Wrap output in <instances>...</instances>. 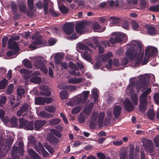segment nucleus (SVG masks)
Masks as SVG:
<instances>
[{
  "instance_id": "cd10ccee",
  "label": "nucleus",
  "mask_w": 159,
  "mask_h": 159,
  "mask_svg": "<svg viewBox=\"0 0 159 159\" xmlns=\"http://www.w3.org/2000/svg\"><path fill=\"white\" fill-rule=\"evenodd\" d=\"M8 84V80L3 78L0 81V89H4Z\"/></svg>"
},
{
  "instance_id": "7ed1b4c3",
  "label": "nucleus",
  "mask_w": 159,
  "mask_h": 159,
  "mask_svg": "<svg viewBox=\"0 0 159 159\" xmlns=\"http://www.w3.org/2000/svg\"><path fill=\"white\" fill-rule=\"evenodd\" d=\"M19 147L13 146L11 150L12 156L18 155L19 153L21 155H23L24 154V144L23 142H20L18 144Z\"/></svg>"
},
{
  "instance_id": "0eeeda50",
  "label": "nucleus",
  "mask_w": 159,
  "mask_h": 159,
  "mask_svg": "<svg viewBox=\"0 0 159 159\" xmlns=\"http://www.w3.org/2000/svg\"><path fill=\"white\" fill-rule=\"evenodd\" d=\"M62 30L66 34L70 35L74 31V25L71 22H66L64 25Z\"/></svg>"
},
{
  "instance_id": "5fc2aeb1",
  "label": "nucleus",
  "mask_w": 159,
  "mask_h": 159,
  "mask_svg": "<svg viewBox=\"0 0 159 159\" xmlns=\"http://www.w3.org/2000/svg\"><path fill=\"white\" fill-rule=\"evenodd\" d=\"M28 142L30 143L34 146L35 145L37 144L35 137L33 136L29 137L28 139Z\"/></svg>"
},
{
  "instance_id": "6ab92c4d",
  "label": "nucleus",
  "mask_w": 159,
  "mask_h": 159,
  "mask_svg": "<svg viewBox=\"0 0 159 159\" xmlns=\"http://www.w3.org/2000/svg\"><path fill=\"white\" fill-rule=\"evenodd\" d=\"M122 110L121 107L120 105H116L114 107L113 112L115 117L118 118L120 115Z\"/></svg>"
},
{
  "instance_id": "4c0bfd02",
  "label": "nucleus",
  "mask_w": 159,
  "mask_h": 159,
  "mask_svg": "<svg viewBox=\"0 0 159 159\" xmlns=\"http://www.w3.org/2000/svg\"><path fill=\"white\" fill-rule=\"evenodd\" d=\"M11 7L12 11L14 14H16L17 11V6L16 3L14 1L11 2Z\"/></svg>"
},
{
  "instance_id": "dca6fc26",
  "label": "nucleus",
  "mask_w": 159,
  "mask_h": 159,
  "mask_svg": "<svg viewBox=\"0 0 159 159\" xmlns=\"http://www.w3.org/2000/svg\"><path fill=\"white\" fill-rule=\"evenodd\" d=\"M46 123L45 120H38L35 121L34 124V127L36 131L40 130V129Z\"/></svg>"
},
{
  "instance_id": "72a5a7b5",
  "label": "nucleus",
  "mask_w": 159,
  "mask_h": 159,
  "mask_svg": "<svg viewBox=\"0 0 159 159\" xmlns=\"http://www.w3.org/2000/svg\"><path fill=\"white\" fill-rule=\"evenodd\" d=\"M19 128H22L25 127L26 124L27 123L28 121L23 118H20L19 120Z\"/></svg>"
},
{
  "instance_id": "774afa93",
  "label": "nucleus",
  "mask_w": 159,
  "mask_h": 159,
  "mask_svg": "<svg viewBox=\"0 0 159 159\" xmlns=\"http://www.w3.org/2000/svg\"><path fill=\"white\" fill-rule=\"evenodd\" d=\"M17 52H18L15 51L13 50V51H9L7 52L6 55L7 56L10 57L16 54Z\"/></svg>"
},
{
  "instance_id": "4468645a",
  "label": "nucleus",
  "mask_w": 159,
  "mask_h": 159,
  "mask_svg": "<svg viewBox=\"0 0 159 159\" xmlns=\"http://www.w3.org/2000/svg\"><path fill=\"white\" fill-rule=\"evenodd\" d=\"M98 116V113L95 112H93L91 115V120L89 122L90 127L94 128Z\"/></svg>"
},
{
  "instance_id": "2f4dec72",
  "label": "nucleus",
  "mask_w": 159,
  "mask_h": 159,
  "mask_svg": "<svg viewBox=\"0 0 159 159\" xmlns=\"http://www.w3.org/2000/svg\"><path fill=\"white\" fill-rule=\"evenodd\" d=\"M131 91L130 92L131 93V98L132 103L134 105L138 104V98L137 95L136 94H131Z\"/></svg>"
},
{
  "instance_id": "49530a36",
  "label": "nucleus",
  "mask_w": 159,
  "mask_h": 159,
  "mask_svg": "<svg viewBox=\"0 0 159 159\" xmlns=\"http://www.w3.org/2000/svg\"><path fill=\"white\" fill-rule=\"evenodd\" d=\"M60 122V120L58 118L53 119L50 120L49 121V124L51 125H57Z\"/></svg>"
},
{
  "instance_id": "4d7b16f0",
  "label": "nucleus",
  "mask_w": 159,
  "mask_h": 159,
  "mask_svg": "<svg viewBox=\"0 0 159 159\" xmlns=\"http://www.w3.org/2000/svg\"><path fill=\"white\" fill-rule=\"evenodd\" d=\"M147 55L145 54V56L144 57V59L143 61L141 62V64L142 65L146 64L148 63V60L150 58Z\"/></svg>"
},
{
  "instance_id": "20e7f679",
  "label": "nucleus",
  "mask_w": 159,
  "mask_h": 159,
  "mask_svg": "<svg viewBox=\"0 0 159 159\" xmlns=\"http://www.w3.org/2000/svg\"><path fill=\"white\" fill-rule=\"evenodd\" d=\"M79 48L80 49L85 50L83 54V58L85 60L88 61H91L92 60L91 56L88 53L87 51H90L89 47L84 43L80 44L79 45Z\"/></svg>"
},
{
  "instance_id": "423d86ee",
  "label": "nucleus",
  "mask_w": 159,
  "mask_h": 159,
  "mask_svg": "<svg viewBox=\"0 0 159 159\" xmlns=\"http://www.w3.org/2000/svg\"><path fill=\"white\" fill-rule=\"evenodd\" d=\"M115 37H111L109 39V41L111 43L114 44L116 43L120 42L123 40V39L125 35L124 33H114Z\"/></svg>"
},
{
  "instance_id": "69168bd1",
  "label": "nucleus",
  "mask_w": 159,
  "mask_h": 159,
  "mask_svg": "<svg viewBox=\"0 0 159 159\" xmlns=\"http://www.w3.org/2000/svg\"><path fill=\"white\" fill-rule=\"evenodd\" d=\"M8 37H4L2 38V46L3 48L6 46V44L8 40Z\"/></svg>"
},
{
  "instance_id": "6e6d98bb",
  "label": "nucleus",
  "mask_w": 159,
  "mask_h": 159,
  "mask_svg": "<svg viewBox=\"0 0 159 159\" xmlns=\"http://www.w3.org/2000/svg\"><path fill=\"white\" fill-rule=\"evenodd\" d=\"M149 10L154 12H159V5H155L154 6L151 7H149Z\"/></svg>"
},
{
  "instance_id": "a19ab883",
  "label": "nucleus",
  "mask_w": 159,
  "mask_h": 159,
  "mask_svg": "<svg viewBox=\"0 0 159 159\" xmlns=\"http://www.w3.org/2000/svg\"><path fill=\"white\" fill-rule=\"evenodd\" d=\"M148 118L151 120H153L155 116V114L154 111L151 109H150L148 113Z\"/></svg>"
},
{
  "instance_id": "8fccbe9b",
  "label": "nucleus",
  "mask_w": 159,
  "mask_h": 159,
  "mask_svg": "<svg viewBox=\"0 0 159 159\" xmlns=\"http://www.w3.org/2000/svg\"><path fill=\"white\" fill-rule=\"evenodd\" d=\"M51 133L53 134L55 136H57L58 138H60L62 136V134L59 131L55 129H52L51 131Z\"/></svg>"
},
{
  "instance_id": "f03ea898",
  "label": "nucleus",
  "mask_w": 159,
  "mask_h": 159,
  "mask_svg": "<svg viewBox=\"0 0 159 159\" xmlns=\"http://www.w3.org/2000/svg\"><path fill=\"white\" fill-rule=\"evenodd\" d=\"M94 43L96 47L98 48V53L99 54L103 53L104 52V48L107 47V45L110 46L109 42L106 40L101 41L100 43L98 39H95L93 40Z\"/></svg>"
},
{
  "instance_id": "1a4fd4ad",
  "label": "nucleus",
  "mask_w": 159,
  "mask_h": 159,
  "mask_svg": "<svg viewBox=\"0 0 159 159\" xmlns=\"http://www.w3.org/2000/svg\"><path fill=\"white\" fill-rule=\"evenodd\" d=\"M35 66L39 68L45 74L48 73V70L46 68L43 61L40 60H37L34 64Z\"/></svg>"
},
{
  "instance_id": "3c124183",
  "label": "nucleus",
  "mask_w": 159,
  "mask_h": 159,
  "mask_svg": "<svg viewBox=\"0 0 159 159\" xmlns=\"http://www.w3.org/2000/svg\"><path fill=\"white\" fill-rule=\"evenodd\" d=\"M44 146L45 148L51 154H52L54 152V149L50 145L48 144L47 143H45L44 144Z\"/></svg>"
},
{
  "instance_id": "e433bc0d",
  "label": "nucleus",
  "mask_w": 159,
  "mask_h": 159,
  "mask_svg": "<svg viewBox=\"0 0 159 159\" xmlns=\"http://www.w3.org/2000/svg\"><path fill=\"white\" fill-rule=\"evenodd\" d=\"M120 157V159H127L128 158L127 152L126 149H123L121 151Z\"/></svg>"
},
{
  "instance_id": "680f3d73",
  "label": "nucleus",
  "mask_w": 159,
  "mask_h": 159,
  "mask_svg": "<svg viewBox=\"0 0 159 159\" xmlns=\"http://www.w3.org/2000/svg\"><path fill=\"white\" fill-rule=\"evenodd\" d=\"M139 80H141V82L143 83V85H146L147 82L145 78V75H140L139 77Z\"/></svg>"
},
{
  "instance_id": "5701e85b",
  "label": "nucleus",
  "mask_w": 159,
  "mask_h": 159,
  "mask_svg": "<svg viewBox=\"0 0 159 159\" xmlns=\"http://www.w3.org/2000/svg\"><path fill=\"white\" fill-rule=\"evenodd\" d=\"M105 117V113L103 112H101L98 114V120L97 123L99 126L102 127L103 125V122Z\"/></svg>"
},
{
  "instance_id": "09e8293b",
  "label": "nucleus",
  "mask_w": 159,
  "mask_h": 159,
  "mask_svg": "<svg viewBox=\"0 0 159 159\" xmlns=\"http://www.w3.org/2000/svg\"><path fill=\"white\" fill-rule=\"evenodd\" d=\"M13 88L14 85L12 84H10L9 85L6 90L7 94L10 95L12 93L13 91Z\"/></svg>"
},
{
  "instance_id": "f257e3e1",
  "label": "nucleus",
  "mask_w": 159,
  "mask_h": 159,
  "mask_svg": "<svg viewBox=\"0 0 159 159\" xmlns=\"http://www.w3.org/2000/svg\"><path fill=\"white\" fill-rule=\"evenodd\" d=\"M143 44L139 42L134 41L130 43V62L134 60L135 62L131 66H137L142 60L143 55Z\"/></svg>"
},
{
  "instance_id": "aec40b11",
  "label": "nucleus",
  "mask_w": 159,
  "mask_h": 159,
  "mask_svg": "<svg viewBox=\"0 0 159 159\" xmlns=\"http://www.w3.org/2000/svg\"><path fill=\"white\" fill-rule=\"evenodd\" d=\"M64 54L62 52L56 53L54 56L55 62L57 64L60 63L61 60L63 59Z\"/></svg>"
},
{
  "instance_id": "052dcab7",
  "label": "nucleus",
  "mask_w": 159,
  "mask_h": 159,
  "mask_svg": "<svg viewBox=\"0 0 159 159\" xmlns=\"http://www.w3.org/2000/svg\"><path fill=\"white\" fill-rule=\"evenodd\" d=\"M40 94L42 95H44L46 96H50L51 95V93L49 90L48 89L45 91H41L40 92Z\"/></svg>"
},
{
  "instance_id": "c03bdc74",
  "label": "nucleus",
  "mask_w": 159,
  "mask_h": 159,
  "mask_svg": "<svg viewBox=\"0 0 159 159\" xmlns=\"http://www.w3.org/2000/svg\"><path fill=\"white\" fill-rule=\"evenodd\" d=\"M23 65L24 67L28 68H31L33 67L31 62L28 60L25 61Z\"/></svg>"
},
{
  "instance_id": "de8ad7c7",
  "label": "nucleus",
  "mask_w": 159,
  "mask_h": 159,
  "mask_svg": "<svg viewBox=\"0 0 159 159\" xmlns=\"http://www.w3.org/2000/svg\"><path fill=\"white\" fill-rule=\"evenodd\" d=\"M59 10L61 12L64 14L67 13L68 11V9L64 5L61 6L59 7Z\"/></svg>"
},
{
  "instance_id": "864d4df0",
  "label": "nucleus",
  "mask_w": 159,
  "mask_h": 159,
  "mask_svg": "<svg viewBox=\"0 0 159 159\" xmlns=\"http://www.w3.org/2000/svg\"><path fill=\"white\" fill-rule=\"evenodd\" d=\"M39 116L45 118H49L50 117V114L44 111H42L40 112Z\"/></svg>"
},
{
  "instance_id": "c756f323",
  "label": "nucleus",
  "mask_w": 159,
  "mask_h": 159,
  "mask_svg": "<svg viewBox=\"0 0 159 159\" xmlns=\"http://www.w3.org/2000/svg\"><path fill=\"white\" fill-rule=\"evenodd\" d=\"M98 90L96 88H93L92 90V95L94 98L93 101L95 102L97 101L98 95L97 93Z\"/></svg>"
},
{
  "instance_id": "2eb2a0df",
  "label": "nucleus",
  "mask_w": 159,
  "mask_h": 159,
  "mask_svg": "<svg viewBox=\"0 0 159 159\" xmlns=\"http://www.w3.org/2000/svg\"><path fill=\"white\" fill-rule=\"evenodd\" d=\"M140 101V103L139 106V110L141 112L144 113L146 109L147 100L146 98H143Z\"/></svg>"
},
{
  "instance_id": "0e129e2a",
  "label": "nucleus",
  "mask_w": 159,
  "mask_h": 159,
  "mask_svg": "<svg viewBox=\"0 0 159 159\" xmlns=\"http://www.w3.org/2000/svg\"><path fill=\"white\" fill-rule=\"evenodd\" d=\"M42 43V41L40 39H36L35 41H33L32 44L34 45H37L41 44Z\"/></svg>"
},
{
  "instance_id": "c9c22d12",
  "label": "nucleus",
  "mask_w": 159,
  "mask_h": 159,
  "mask_svg": "<svg viewBox=\"0 0 159 159\" xmlns=\"http://www.w3.org/2000/svg\"><path fill=\"white\" fill-rule=\"evenodd\" d=\"M10 122L13 127L17 126L18 124L17 123L18 119L15 116H13L11 118L10 120Z\"/></svg>"
},
{
  "instance_id": "a211bd4d",
  "label": "nucleus",
  "mask_w": 159,
  "mask_h": 159,
  "mask_svg": "<svg viewBox=\"0 0 159 159\" xmlns=\"http://www.w3.org/2000/svg\"><path fill=\"white\" fill-rule=\"evenodd\" d=\"M18 7L20 11L25 12L26 10V6L25 0H19L18 1Z\"/></svg>"
},
{
  "instance_id": "ea45409f",
  "label": "nucleus",
  "mask_w": 159,
  "mask_h": 159,
  "mask_svg": "<svg viewBox=\"0 0 159 159\" xmlns=\"http://www.w3.org/2000/svg\"><path fill=\"white\" fill-rule=\"evenodd\" d=\"M89 93L90 92L89 91H84L81 94L80 96L81 97H83V99H84V102H85L86 101Z\"/></svg>"
},
{
  "instance_id": "79ce46f5",
  "label": "nucleus",
  "mask_w": 159,
  "mask_h": 159,
  "mask_svg": "<svg viewBox=\"0 0 159 159\" xmlns=\"http://www.w3.org/2000/svg\"><path fill=\"white\" fill-rule=\"evenodd\" d=\"M125 110L129 112V99L126 98L124 102Z\"/></svg>"
},
{
  "instance_id": "9d476101",
  "label": "nucleus",
  "mask_w": 159,
  "mask_h": 159,
  "mask_svg": "<svg viewBox=\"0 0 159 159\" xmlns=\"http://www.w3.org/2000/svg\"><path fill=\"white\" fill-rule=\"evenodd\" d=\"M47 139L49 143L54 146H56L59 143V139L55 136L52 134H49L47 135Z\"/></svg>"
},
{
  "instance_id": "37998d69",
  "label": "nucleus",
  "mask_w": 159,
  "mask_h": 159,
  "mask_svg": "<svg viewBox=\"0 0 159 159\" xmlns=\"http://www.w3.org/2000/svg\"><path fill=\"white\" fill-rule=\"evenodd\" d=\"M68 95V93L67 91H61L60 92V97L62 100L67 99Z\"/></svg>"
},
{
  "instance_id": "393cba45",
  "label": "nucleus",
  "mask_w": 159,
  "mask_h": 159,
  "mask_svg": "<svg viewBox=\"0 0 159 159\" xmlns=\"http://www.w3.org/2000/svg\"><path fill=\"white\" fill-rule=\"evenodd\" d=\"M84 24L82 22H80L77 24L75 26V30L78 34H80L82 29L84 27Z\"/></svg>"
},
{
  "instance_id": "e2e57ef3",
  "label": "nucleus",
  "mask_w": 159,
  "mask_h": 159,
  "mask_svg": "<svg viewBox=\"0 0 159 159\" xmlns=\"http://www.w3.org/2000/svg\"><path fill=\"white\" fill-rule=\"evenodd\" d=\"M110 20H112V23L113 24H118L119 22V19L118 18L115 17H110Z\"/></svg>"
},
{
  "instance_id": "58836bf2",
  "label": "nucleus",
  "mask_w": 159,
  "mask_h": 159,
  "mask_svg": "<svg viewBox=\"0 0 159 159\" xmlns=\"http://www.w3.org/2000/svg\"><path fill=\"white\" fill-rule=\"evenodd\" d=\"M34 121H31L26 124L25 129L27 130H32L33 129Z\"/></svg>"
},
{
  "instance_id": "ddd939ff",
  "label": "nucleus",
  "mask_w": 159,
  "mask_h": 159,
  "mask_svg": "<svg viewBox=\"0 0 159 159\" xmlns=\"http://www.w3.org/2000/svg\"><path fill=\"white\" fill-rule=\"evenodd\" d=\"M146 28L147 29V33L148 35L154 36L157 34V31L153 26L148 25H146Z\"/></svg>"
},
{
  "instance_id": "bf43d9fd",
  "label": "nucleus",
  "mask_w": 159,
  "mask_h": 159,
  "mask_svg": "<svg viewBox=\"0 0 159 159\" xmlns=\"http://www.w3.org/2000/svg\"><path fill=\"white\" fill-rule=\"evenodd\" d=\"M81 108L79 106L76 107L74 108L72 110V114H76L78 113L80 111Z\"/></svg>"
},
{
  "instance_id": "f704fd0d",
  "label": "nucleus",
  "mask_w": 159,
  "mask_h": 159,
  "mask_svg": "<svg viewBox=\"0 0 159 159\" xmlns=\"http://www.w3.org/2000/svg\"><path fill=\"white\" fill-rule=\"evenodd\" d=\"M56 108L55 106L52 105L47 106L44 107L45 110L50 113H54Z\"/></svg>"
},
{
  "instance_id": "412c9836",
  "label": "nucleus",
  "mask_w": 159,
  "mask_h": 159,
  "mask_svg": "<svg viewBox=\"0 0 159 159\" xmlns=\"http://www.w3.org/2000/svg\"><path fill=\"white\" fill-rule=\"evenodd\" d=\"M83 79L82 78H76L75 77H71L68 79L67 83L69 84H77L82 82Z\"/></svg>"
},
{
  "instance_id": "9b49d317",
  "label": "nucleus",
  "mask_w": 159,
  "mask_h": 159,
  "mask_svg": "<svg viewBox=\"0 0 159 159\" xmlns=\"http://www.w3.org/2000/svg\"><path fill=\"white\" fill-rule=\"evenodd\" d=\"M8 48L9 49H12L18 52L19 51L17 43L16 41H14L12 38H10L8 40Z\"/></svg>"
},
{
  "instance_id": "a18cd8bd",
  "label": "nucleus",
  "mask_w": 159,
  "mask_h": 159,
  "mask_svg": "<svg viewBox=\"0 0 159 159\" xmlns=\"http://www.w3.org/2000/svg\"><path fill=\"white\" fill-rule=\"evenodd\" d=\"M92 28L93 30H99L101 28L100 25L97 22H94L91 25Z\"/></svg>"
},
{
  "instance_id": "39448f33",
  "label": "nucleus",
  "mask_w": 159,
  "mask_h": 159,
  "mask_svg": "<svg viewBox=\"0 0 159 159\" xmlns=\"http://www.w3.org/2000/svg\"><path fill=\"white\" fill-rule=\"evenodd\" d=\"M143 143L145 150L148 152H152L154 150V145L152 141L149 139H145L143 141Z\"/></svg>"
},
{
  "instance_id": "f3484780",
  "label": "nucleus",
  "mask_w": 159,
  "mask_h": 159,
  "mask_svg": "<svg viewBox=\"0 0 159 159\" xmlns=\"http://www.w3.org/2000/svg\"><path fill=\"white\" fill-rule=\"evenodd\" d=\"M29 105L27 103L24 104L21 107L20 109L17 112V115L18 116H20L24 112H27L28 111Z\"/></svg>"
},
{
  "instance_id": "a878e982",
  "label": "nucleus",
  "mask_w": 159,
  "mask_h": 159,
  "mask_svg": "<svg viewBox=\"0 0 159 159\" xmlns=\"http://www.w3.org/2000/svg\"><path fill=\"white\" fill-rule=\"evenodd\" d=\"M44 98L39 97L35 99V103L37 105H43L44 104Z\"/></svg>"
},
{
  "instance_id": "603ef678",
  "label": "nucleus",
  "mask_w": 159,
  "mask_h": 159,
  "mask_svg": "<svg viewBox=\"0 0 159 159\" xmlns=\"http://www.w3.org/2000/svg\"><path fill=\"white\" fill-rule=\"evenodd\" d=\"M78 120L80 123H83L84 122L85 118L84 115L82 113H80L78 116Z\"/></svg>"
},
{
  "instance_id": "bb28decb",
  "label": "nucleus",
  "mask_w": 159,
  "mask_h": 159,
  "mask_svg": "<svg viewBox=\"0 0 159 159\" xmlns=\"http://www.w3.org/2000/svg\"><path fill=\"white\" fill-rule=\"evenodd\" d=\"M34 149L39 153L43 151V149H44L43 145L40 142L38 143V145H37V143L35 145H34Z\"/></svg>"
},
{
  "instance_id": "c85d7f7f",
  "label": "nucleus",
  "mask_w": 159,
  "mask_h": 159,
  "mask_svg": "<svg viewBox=\"0 0 159 159\" xmlns=\"http://www.w3.org/2000/svg\"><path fill=\"white\" fill-rule=\"evenodd\" d=\"M130 22L131 24V27L133 30H136L139 27V25L137 22L135 20L130 19Z\"/></svg>"
},
{
  "instance_id": "4be33fe9",
  "label": "nucleus",
  "mask_w": 159,
  "mask_h": 159,
  "mask_svg": "<svg viewBox=\"0 0 159 159\" xmlns=\"http://www.w3.org/2000/svg\"><path fill=\"white\" fill-rule=\"evenodd\" d=\"M28 152L31 158L33 159H41L38 154L32 149H29Z\"/></svg>"
},
{
  "instance_id": "f8f14e48",
  "label": "nucleus",
  "mask_w": 159,
  "mask_h": 159,
  "mask_svg": "<svg viewBox=\"0 0 159 159\" xmlns=\"http://www.w3.org/2000/svg\"><path fill=\"white\" fill-rule=\"evenodd\" d=\"M69 68L73 69L77 71H79L84 67L83 64L80 62H77L75 64L72 61H70L69 62Z\"/></svg>"
},
{
  "instance_id": "6e6552de",
  "label": "nucleus",
  "mask_w": 159,
  "mask_h": 159,
  "mask_svg": "<svg viewBox=\"0 0 159 159\" xmlns=\"http://www.w3.org/2000/svg\"><path fill=\"white\" fill-rule=\"evenodd\" d=\"M157 49L154 47L149 46H148L145 50V54L147 55L150 58L157 55Z\"/></svg>"
},
{
  "instance_id": "7c9ffc66",
  "label": "nucleus",
  "mask_w": 159,
  "mask_h": 159,
  "mask_svg": "<svg viewBox=\"0 0 159 159\" xmlns=\"http://www.w3.org/2000/svg\"><path fill=\"white\" fill-rule=\"evenodd\" d=\"M112 56V54L111 52H108L106 54H104L101 57V60L103 61H106L107 59H109Z\"/></svg>"
},
{
  "instance_id": "473e14b6",
  "label": "nucleus",
  "mask_w": 159,
  "mask_h": 159,
  "mask_svg": "<svg viewBox=\"0 0 159 159\" xmlns=\"http://www.w3.org/2000/svg\"><path fill=\"white\" fill-rule=\"evenodd\" d=\"M30 81L32 83L39 84L41 82V79L39 76H36L31 77L30 80Z\"/></svg>"
},
{
  "instance_id": "13d9d810",
  "label": "nucleus",
  "mask_w": 159,
  "mask_h": 159,
  "mask_svg": "<svg viewBox=\"0 0 159 159\" xmlns=\"http://www.w3.org/2000/svg\"><path fill=\"white\" fill-rule=\"evenodd\" d=\"M154 142L156 147L159 148V135H157L154 138Z\"/></svg>"
},
{
  "instance_id": "b1692460",
  "label": "nucleus",
  "mask_w": 159,
  "mask_h": 159,
  "mask_svg": "<svg viewBox=\"0 0 159 159\" xmlns=\"http://www.w3.org/2000/svg\"><path fill=\"white\" fill-rule=\"evenodd\" d=\"M17 93L18 96L17 100H20L22 97L24 96L25 94V90L23 89L22 87H18L17 89Z\"/></svg>"
},
{
  "instance_id": "338daca9",
  "label": "nucleus",
  "mask_w": 159,
  "mask_h": 159,
  "mask_svg": "<svg viewBox=\"0 0 159 159\" xmlns=\"http://www.w3.org/2000/svg\"><path fill=\"white\" fill-rule=\"evenodd\" d=\"M60 115L61 117L62 118L64 123L66 124H67L68 123V121L66 118V116L63 112H61L60 113Z\"/></svg>"
}]
</instances>
